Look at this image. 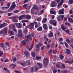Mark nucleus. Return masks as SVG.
<instances>
[{
	"mask_svg": "<svg viewBox=\"0 0 73 73\" xmlns=\"http://www.w3.org/2000/svg\"><path fill=\"white\" fill-rule=\"evenodd\" d=\"M26 17L27 19H30L31 18V16L30 15H26Z\"/></svg>",
	"mask_w": 73,
	"mask_h": 73,
	"instance_id": "29",
	"label": "nucleus"
},
{
	"mask_svg": "<svg viewBox=\"0 0 73 73\" xmlns=\"http://www.w3.org/2000/svg\"><path fill=\"white\" fill-rule=\"evenodd\" d=\"M60 18H61L60 16H58L56 18L58 21H59V22H60V21H62V19H60Z\"/></svg>",
	"mask_w": 73,
	"mask_h": 73,
	"instance_id": "15",
	"label": "nucleus"
},
{
	"mask_svg": "<svg viewBox=\"0 0 73 73\" xmlns=\"http://www.w3.org/2000/svg\"><path fill=\"white\" fill-rule=\"evenodd\" d=\"M28 29H27V27H26V28H25V30L23 31V33L25 34V35L28 33Z\"/></svg>",
	"mask_w": 73,
	"mask_h": 73,
	"instance_id": "14",
	"label": "nucleus"
},
{
	"mask_svg": "<svg viewBox=\"0 0 73 73\" xmlns=\"http://www.w3.org/2000/svg\"><path fill=\"white\" fill-rule=\"evenodd\" d=\"M24 54L26 57H30V53L27 51H25L24 52Z\"/></svg>",
	"mask_w": 73,
	"mask_h": 73,
	"instance_id": "10",
	"label": "nucleus"
},
{
	"mask_svg": "<svg viewBox=\"0 0 73 73\" xmlns=\"http://www.w3.org/2000/svg\"><path fill=\"white\" fill-rule=\"evenodd\" d=\"M44 39H45L46 40V41H49V39L48 38L46 37V36L45 35L44 37Z\"/></svg>",
	"mask_w": 73,
	"mask_h": 73,
	"instance_id": "31",
	"label": "nucleus"
},
{
	"mask_svg": "<svg viewBox=\"0 0 73 73\" xmlns=\"http://www.w3.org/2000/svg\"><path fill=\"white\" fill-rule=\"evenodd\" d=\"M9 60L8 59H7L6 60H5L4 61V62H8V61H9Z\"/></svg>",
	"mask_w": 73,
	"mask_h": 73,
	"instance_id": "62",
	"label": "nucleus"
},
{
	"mask_svg": "<svg viewBox=\"0 0 73 73\" xmlns=\"http://www.w3.org/2000/svg\"><path fill=\"white\" fill-rule=\"evenodd\" d=\"M62 3H61V2H60L58 5V7H61L62 5Z\"/></svg>",
	"mask_w": 73,
	"mask_h": 73,
	"instance_id": "44",
	"label": "nucleus"
},
{
	"mask_svg": "<svg viewBox=\"0 0 73 73\" xmlns=\"http://www.w3.org/2000/svg\"><path fill=\"white\" fill-rule=\"evenodd\" d=\"M37 65H38L40 68H42V64H41L40 63H37Z\"/></svg>",
	"mask_w": 73,
	"mask_h": 73,
	"instance_id": "23",
	"label": "nucleus"
},
{
	"mask_svg": "<svg viewBox=\"0 0 73 73\" xmlns=\"http://www.w3.org/2000/svg\"><path fill=\"white\" fill-rule=\"evenodd\" d=\"M28 22H29L28 20H23L22 21V23H28Z\"/></svg>",
	"mask_w": 73,
	"mask_h": 73,
	"instance_id": "37",
	"label": "nucleus"
},
{
	"mask_svg": "<svg viewBox=\"0 0 73 73\" xmlns=\"http://www.w3.org/2000/svg\"><path fill=\"white\" fill-rule=\"evenodd\" d=\"M46 48L47 49H49L50 48V44H47L46 45Z\"/></svg>",
	"mask_w": 73,
	"mask_h": 73,
	"instance_id": "47",
	"label": "nucleus"
},
{
	"mask_svg": "<svg viewBox=\"0 0 73 73\" xmlns=\"http://www.w3.org/2000/svg\"><path fill=\"white\" fill-rule=\"evenodd\" d=\"M31 72H32V73L34 72V67H33L31 68Z\"/></svg>",
	"mask_w": 73,
	"mask_h": 73,
	"instance_id": "41",
	"label": "nucleus"
},
{
	"mask_svg": "<svg viewBox=\"0 0 73 73\" xmlns=\"http://www.w3.org/2000/svg\"><path fill=\"white\" fill-rule=\"evenodd\" d=\"M73 0H69L68 1V3L69 4H73Z\"/></svg>",
	"mask_w": 73,
	"mask_h": 73,
	"instance_id": "35",
	"label": "nucleus"
},
{
	"mask_svg": "<svg viewBox=\"0 0 73 73\" xmlns=\"http://www.w3.org/2000/svg\"><path fill=\"white\" fill-rule=\"evenodd\" d=\"M13 61L14 62H16V61L17 60V58H12Z\"/></svg>",
	"mask_w": 73,
	"mask_h": 73,
	"instance_id": "42",
	"label": "nucleus"
},
{
	"mask_svg": "<svg viewBox=\"0 0 73 73\" xmlns=\"http://www.w3.org/2000/svg\"><path fill=\"white\" fill-rule=\"evenodd\" d=\"M66 51L65 52V53L67 54H70L71 53L70 50L69 49L66 48Z\"/></svg>",
	"mask_w": 73,
	"mask_h": 73,
	"instance_id": "13",
	"label": "nucleus"
},
{
	"mask_svg": "<svg viewBox=\"0 0 73 73\" xmlns=\"http://www.w3.org/2000/svg\"><path fill=\"white\" fill-rule=\"evenodd\" d=\"M36 20L38 21H41V18L40 17H39L38 18L36 19Z\"/></svg>",
	"mask_w": 73,
	"mask_h": 73,
	"instance_id": "36",
	"label": "nucleus"
},
{
	"mask_svg": "<svg viewBox=\"0 0 73 73\" xmlns=\"http://www.w3.org/2000/svg\"><path fill=\"white\" fill-rule=\"evenodd\" d=\"M16 5L15 2H13L12 5L11 6V7L8 9L9 11H12L13 9H14V8H15L16 7Z\"/></svg>",
	"mask_w": 73,
	"mask_h": 73,
	"instance_id": "3",
	"label": "nucleus"
},
{
	"mask_svg": "<svg viewBox=\"0 0 73 73\" xmlns=\"http://www.w3.org/2000/svg\"><path fill=\"white\" fill-rule=\"evenodd\" d=\"M64 56H63L62 54L60 55L59 56V58L60 60H62V59H63V58H64Z\"/></svg>",
	"mask_w": 73,
	"mask_h": 73,
	"instance_id": "30",
	"label": "nucleus"
},
{
	"mask_svg": "<svg viewBox=\"0 0 73 73\" xmlns=\"http://www.w3.org/2000/svg\"><path fill=\"white\" fill-rule=\"evenodd\" d=\"M64 44L65 45V46L66 48H68L69 46L68 45V44L67 43H66V42H64Z\"/></svg>",
	"mask_w": 73,
	"mask_h": 73,
	"instance_id": "40",
	"label": "nucleus"
},
{
	"mask_svg": "<svg viewBox=\"0 0 73 73\" xmlns=\"http://www.w3.org/2000/svg\"><path fill=\"white\" fill-rule=\"evenodd\" d=\"M29 1L28 0H25L24 1V3H28Z\"/></svg>",
	"mask_w": 73,
	"mask_h": 73,
	"instance_id": "58",
	"label": "nucleus"
},
{
	"mask_svg": "<svg viewBox=\"0 0 73 73\" xmlns=\"http://www.w3.org/2000/svg\"><path fill=\"white\" fill-rule=\"evenodd\" d=\"M35 69L36 71H37L39 69H40V68H39V67H38V66H35Z\"/></svg>",
	"mask_w": 73,
	"mask_h": 73,
	"instance_id": "27",
	"label": "nucleus"
},
{
	"mask_svg": "<svg viewBox=\"0 0 73 73\" xmlns=\"http://www.w3.org/2000/svg\"><path fill=\"white\" fill-rule=\"evenodd\" d=\"M31 54L33 57H35L36 55L35 54V52H32Z\"/></svg>",
	"mask_w": 73,
	"mask_h": 73,
	"instance_id": "28",
	"label": "nucleus"
},
{
	"mask_svg": "<svg viewBox=\"0 0 73 73\" xmlns=\"http://www.w3.org/2000/svg\"><path fill=\"white\" fill-rule=\"evenodd\" d=\"M3 54V52L2 51L0 52V57H1Z\"/></svg>",
	"mask_w": 73,
	"mask_h": 73,
	"instance_id": "54",
	"label": "nucleus"
},
{
	"mask_svg": "<svg viewBox=\"0 0 73 73\" xmlns=\"http://www.w3.org/2000/svg\"><path fill=\"white\" fill-rule=\"evenodd\" d=\"M57 21L55 20H50V23L51 25H53L54 26H57Z\"/></svg>",
	"mask_w": 73,
	"mask_h": 73,
	"instance_id": "4",
	"label": "nucleus"
},
{
	"mask_svg": "<svg viewBox=\"0 0 73 73\" xmlns=\"http://www.w3.org/2000/svg\"><path fill=\"white\" fill-rule=\"evenodd\" d=\"M45 48V46H43L42 47H41V50H44Z\"/></svg>",
	"mask_w": 73,
	"mask_h": 73,
	"instance_id": "51",
	"label": "nucleus"
},
{
	"mask_svg": "<svg viewBox=\"0 0 73 73\" xmlns=\"http://www.w3.org/2000/svg\"><path fill=\"white\" fill-rule=\"evenodd\" d=\"M65 62H66V63H68V64H72V63H73V60L71 61H70L69 60L66 61H65Z\"/></svg>",
	"mask_w": 73,
	"mask_h": 73,
	"instance_id": "19",
	"label": "nucleus"
},
{
	"mask_svg": "<svg viewBox=\"0 0 73 73\" xmlns=\"http://www.w3.org/2000/svg\"><path fill=\"white\" fill-rule=\"evenodd\" d=\"M64 8L59 10L58 12L59 15H64Z\"/></svg>",
	"mask_w": 73,
	"mask_h": 73,
	"instance_id": "9",
	"label": "nucleus"
},
{
	"mask_svg": "<svg viewBox=\"0 0 73 73\" xmlns=\"http://www.w3.org/2000/svg\"><path fill=\"white\" fill-rule=\"evenodd\" d=\"M26 63L27 65H31V62L30 61V60H29L26 61Z\"/></svg>",
	"mask_w": 73,
	"mask_h": 73,
	"instance_id": "24",
	"label": "nucleus"
},
{
	"mask_svg": "<svg viewBox=\"0 0 73 73\" xmlns=\"http://www.w3.org/2000/svg\"><path fill=\"white\" fill-rule=\"evenodd\" d=\"M32 37H35V36H34L33 35V33H31V34L28 35H25V37L26 38L29 39V40H30L31 41H32Z\"/></svg>",
	"mask_w": 73,
	"mask_h": 73,
	"instance_id": "1",
	"label": "nucleus"
},
{
	"mask_svg": "<svg viewBox=\"0 0 73 73\" xmlns=\"http://www.w3.org/2000/svg\"><path fill=\"white\" fill-rule=\"evenodd\" d=\"M68 20L70 23H71L73 24V20L70 18H69Z\"/></svg>",
	"mask_w": 73,
	"mask_h": 73,
	"instance_id": "21",
	"label": "nucleus"
},
{
	"mask_svg": "<svg viewBox=\"0 0 73 73\" xmlns=\"http://www.w3.org/2000/svg\"><path fill=\"white\" fill-rule=\"evenodd\" d=\"M11 66H13V68L14 69V68H15V67H16V65L13 64H11Z\"/></svg>",
	"mask_w": 73,
	"mask_h": 73,
	"instance_id": "49",
	"label": "nucleus"
},
{
	"mask_svg": "<svg viewBox=\"0 0 73 73\" xmlns=\"http://www.w3.org/2000/svg\"><path fill=\"white\" fill-rule=\"evenodd\" d=\"M59 41H63V38H62L59 39Z\"/></svg>",
	"mask_w": 73,
	"mask_h": 73,
	"instance_id": "57",
	"label": "nucleus"
},
{
	"mask_svg": "<svg viewBox=\"0 0 73 73\" xmlns=\"http://www.w3.org/2000/svg\"><path fill=\"white\" fill-rule=\"evenodd\" d=\"M47 21V19L46 18H43V20L42 21V23H46Z\"/></svg>",
	"mask_w": 73,
	"mask_h": 73,
	"instance_id": "22",
	"label": "nucleus"
},
{
	"mask_svg": "<svg viewBox=\"0 0 73 73\" xmlns=\"http://www.w3.org/2000/svg\"><path fill=\"white\" fill-rule=\"evenodd\" d=\"M43 27L44 30H48V26L46 24H43Z\"/></svg>",
	"mask_w": 73,
	"mask_h": 73,
	"instance_id": "12",
	"label": "nucleus"
},
{
	"mask_svg": "<svg viewBox=\"0 0 73 73\" xmlns=\"http://www.w3.org/2000/svg\"><path fill=\"white\" fill-rule=\"evenodd\" d=\"M64 31V32H66V33H67L68 34H69V35H71V34L70 33H69V30H65Z\"/></svg>",
	"mask_w": 73,
	"mask_h": 73,
	"instance_id": "32",
	"label": "nucleus"
},
{
	"mask_svg": "<svg viewBox=\"0 0 73 73\" xmlns=\"http://www.w3.org/2000/svg\"><path fill=\"white\" fill-rule=\"evenodd\" d=\"M61 27L62 28V29L63 31H64V30H65V29H66V27H64V25H62Z\"/></svg>",
	"mask_w": 73,
	"mask_h": 73,
	"instance_id": "25",
	"label": "nucleus"
},
{
	"mask_svg": "<svg viewBox=\"0 0 73 73\" xmlns=\"http://www.w3.org/2000/svg\"><path fill=\"white\" fill-rule=\"evenodd\" d=\"M33 45H31L30 47L28 49V50H29L30 51L32 49V48H33Z\"/></svg>",
	"mask_w": 73,
	"mask_h": 73,
	"instance_id": "33",
	"label": "nucleus"
},
{
	"mask_svg": "<svg viewBox=\"0 0 73 73\" xmlns=\"http://www.w3.org/2000/svg\"><path fill=\"white\" fill-rule=\"evenodd\" d=\"M23 33L22 32V31L21 30L18 31V34L17 35L19 37H23Z\"/></svg>",
	"mask_w": 73,
	"mask_h": 73,
	"instance_id": "5",
	"label": "nucleus"
},
{
	"mask_svg": "<svg viewBox=\"0 0 73 73\" xmlns=\"http://www.w3.org/2000/svg\"><path fill=\"white\" fill-rule=\"evenodd\" d=\"M27 5H28V4H25L24 5H23L22 6V7H25V8H26V7H27Z\"/></svg>",
	"mask_w": 73,
	"mask_h": 73,
	"instance_id": "50",
	"label": "nucleus"
},
{
	"mask_svg": "<svg viewBox=\"0 0 73 73\" xmlns=\"http://www.w3.org/2000/svg\"><path fill=\"white\" fill-rule=\"evenodd\" d=\"M10 33L11 36H12V35H13V31H10Z\"/></svg>",
	"mask_w": 73,
	"mask_h": 73,
	"instance_id": "46",
	"label": "nucleus"
},
{
	"mask_svg": "<svg viewBox=\"0 0 73 73\" xmlns=\"http://www.w3.org/2000/svg\"><path fill=\"white\" fill-rule=\"evenodd\" d=\"M15 25L18 28H21V27H22V25L20 23H15Z\"/></svg>",
	"mask_w": 73,
	"mask_h": 73,
	"instance_id": "8",
	"label": "nucleus"
},
{
	"mask_svg": "<svg viewBox=\"0 0 73 73\" xmlns=\"http://www.w3.org/2000/svg\"><path fill=\"white\" fill-rule=\"evenodd\" d=\"M18 18H19V17H13V20H14L15 19H18Z\"/></svg>",
	"mask_w": 73,
	"mask_h": 73,
	"instance_id": "52",
	"label": "nucleus"
},
{
	"mask_svg": "<svg viewBox=\"0 0 73 73\" xmlns=\"http://www.w3.org/2000/svg\"><path fill=\"white\" fill-rule=\"evenodd\" d=\"M20 11L19 10H17L14 11V13H18V12H19Z\"/></svg>",
	"mask_w": 73,
	"mask_h": 73,
	"instance_id": "48",
	"label": "nucleus"
},
{
	"mask_svg": "<svg viewBox=\"0 0 73 73\" xmlns=\"http://www.w3.org/2000/svg\"><path fill=\"white\" fill-rule=\"evenodd\" d=\"M21 65H22L23 66H25V63H21Z\"/></svg>",
	"mask_w": 73,
	"mask_h": 73,
	"instance_id": "56",
	"label": "nucleus"
},
{
	"mask_svg": "<svg viewBox=\"0 0 73 73\" xmlns=\"http://www.w3.org/2000/svg\"><path fill=\"white\" fill-rule=\"evenodd\" d=\"M49 60L48 58H44L43 60V65L44 67H46V66L48 65Z\"/></svg>",
	"mask_w": 73,
	"mask_h": 73,
	"instance_id": "2",
	"label": "nucleus"
},
{
	"mask_svg": "<svg viewBox=\"0 0 73 73\" xmlns=\"http://www.w3.org/2000/svg\"><path fill=\"white\" fill-rule=\"evenodd\" d=\"M7 23H4L2 24H1L0 25V28H3L7 26Z\"/></svg>",
	"mask_w": 73,
	"mask_h": 73,
	"instance_id": "11",
	"label": "nucleus"
},
{
	"mask_svg": "<svg viewBox=\"0 0 73 73\" xmlns=\"http://www.w3.org/2000/svg\"><path fill=\"white\" fill-rule=\"evenodd\" d=\"M60 16H61L62 18H61V19H62V20H63V19H64V15H61Z\"/></svg>",
	"mask_w": 73,
	"mask_h": 73,
	"instance_id": "59",
	"label": "nucleus"
},
{
	"mask_svg": "<svg viewBox=\"0 0 73 73\" xmlns=\"http://www.w3.org/2000/svg\"><path fill=\"white\" fill-rule=\"evenodd\" d=\"M34 26H35V25H34V23H31L29 25V29L32 30L34 29Z\"/></svg>",
	"mask_w": 73,
	"mask_h": 73,
	"instance_id": "6",
	"label": "nucleus"
},
{
	"mask_svg": "<svg viewBox=\"0 0 73 73\" xmlns=\"http://www.w3.org/2000/svg\"><path fill=\"white\" fill-rule=\"evenodd\" d=\"M41 58L40 56H36V60H40V59H41Z\"/></svg>",
	"mask_w": 73,
	"mask_h": 73,
	"instance_id": "43",
	"label": "nucleus"
},
{
	"mask_svg": "<svg viewBox=\"0 0 73 73\" xmlns=\"http://www.w3.org/2000/svg\"><path fill=\"white\" fill-rule=\"evenodd\" d=\"M37 31L41 32L42 31V27L41 26H40L37 29Z\"/></svg>",
	"mask_w": 73,
	"mask_h": 73,
	"instance_id": "17",
	"label": "nucleus"
},
{
	"mask_svg": "<svg viewBox=\"0 0 73 73\" xmlns=\"http://www.w3.org/2000/svg\"><path fill=\"white\" fill-rule=\"evenodd\" d=\"M38 45H39V46H42L41 43H38Z\"/></svg>",
	"mask_w": 73,
	"mask_h": 73,
	"instance_id": "64",
	"label": "nucleus"
},
{
	"mask_svg": "<svg viewBox=\"0 0 73 73\" xmlns=\"http://www.w3.org/2000/svg\"><path fill=\"white\" fill-rule=\"evenodd\" d=\"M44 10H42L39 13V15H42L44 13Z\"/></svg>",
	"mask_w": 73,
	"mask_h": 73,
	"instance_id": "34",
	"label": "nucleus"
},
{
	"mask_svg": "<svg viewBox=\"0 0 73 73\" xmlns=\"http://www.w3.org/2000/svg\"><path fill=\"white\" fill-rule=\"evenodd\" d=\"M50 14H53L54 15H56V12L54 11H50Z\"/></svg>",
	"mask_w": 73,
	"mask_h": 73,
	"instance_id": "26",
	"label": "nucleus"
},
{
	"mask_svg": "<svg viewBox=\"0 0 73 73\" xmlns=\"http://www.w3.org/2000/svg\"><path fill=\"white\" fill-rule=\"evenodd\" d=\"M50 33H48V36L50 37H52L53 36V33H52L51 31L50 32Z\"/></svg>",
	"mask_w": 73,
	"mask_h": 73,
	"instance_id": "16",
	"label": "nucleus"
},
{
	"mask_svg": "<svg viewBox=\"0 0 73 73\" xmlns=\"http://www.w3.org/2000/svg\"><path fill=\"white\" fill-rule=\"evenodd\" d=\"M66 42H67L68 43V44H70V40L69 39H66Z\"/></svg>",
	"mask_w": 73,
	"mask_h": 73,
	"instance_id": "38",
	"label": "nucleus"
},
{
	"mask_svg": "<svg viewBox=\"0 0 73 73\" xmlns=\"http://www.w3.org/2000/svg\"><path fill=\"white\" fill-rule=\"evenodd\" d=\"M69 13L70 14H72L73 13V12H72V10H70L69 11Z\"/></svg>",
	"mask_w": 73,
	"mask_h": 73,
	"instance_id": "53",
	"label": "nucleus"
},
{
	"mask_svg": "<svg viewBox=\"0 0 73 73\" xmlns=\"http://www.w3.org/2000/svg\"><path fill=\"white\" fill-rule=\"evenodd\" d=\"M25 17V15H21L19 17H18V18H19V20H22V19H23V18H24V17Z\"/></svg>",
	"mask_w": 73,
	"mask_h": 73,
	"instance_id": "18",
	"label": "nucleus"
},
{
	"mask_svg": "<svg viewBox=\"0 0 73 73\" xmlns=\"http://www.w3.org/2000/svg\"><path fill=\"white\" fill-rule=\"evenodd\" d=\"M21 43L23 45L25 46V44H26V42L25 41V40H23V41H21Z\"/></svg>",
	"mask_w": 73,
	"mask_h": 73,
	"instance_id": "20",
	"label": "nucleus"
},
{
	"mask_svg": "<svg viewBox=\"0 0 73 73\" xmlns=\"http://www.w3.org/2000/svg\"><path fill=\"white\" fill-rule=\"evenodd\" d=\"M52 52H53V50H52L51 49L49 51V53H52Z\"/></svg>",
	"mask_w": 73,
	"mask_h": 73,
	"instance_id": "61",
	"label": "nucleus"
},
{
	"mask_svg": "<svg viewBox=\"0 0 73 73\" xmlns=\"http://www.w3.org/2000/svg\"><path fill=\"white\" fill-rule=\"evenodd\" d=\"M50 6L51 7H55L57 6V3L54 1H52V2L51 3Z\"/></svg>",
	"mask_w": 73,
	"mask_h": 73,
	"instance_id": "7",
	"label": "nucleus"
},
{
	"mask_svg": "<svg viewBox=\"0 0 73 73\" xmlns=\"http://www.w3.org/2000/svg\"><path fill=\"white\" fill-rule=\"evenodd\" d=\"M14 72H15V73H21V72L20 71H16V70L14 71Z\"/></svg>",
	"mask_w": 73,
	"mask_h": 73,
	"instance_id": "55",
	"label": "nucleus"
},
{
	"mask_svg": "<svg viewBox=\"0 0 73 73\" xmlns=\"http://www.w3.org/2000/svg\"><path fill=\"white\" fill-rule=\"evenodd\" d=\"M0 46L1 48H4V43H1L0 44Z\"/></svg>",
	"mask_w": 73,
	"mask_h": 73,
	"instance_id": "39",
	"label": "nucleus"
},
{
	"mask_svg": "<svg viewBox=\"0 0 73 73\" xmlns=\"http://www.w3.org/2000/svg\"><path fill=\"white\" fill-rule=\"evenodd\" d=\"M56 67L57 68H60V67H61V66H60V65L57 64H56Z\"/></svg>",
	"mask_w": 73,
	"mask_h": 73,
	"instance_id": "45",
	"label": "nucleus"
},
{
	"mask_svg": "<svg viewBox=\"0 0 73 73\" xmlns=\"http://www.w3.org/2000/svg\"><path fill=\"white\" fill-rule=\"evenodd\" d=\"M11 15H12V13H9L8 14V16H10Z\"/></svg>",
	"mask_w": 73,
	"mask_h": 73,
	"instance_id": "63",
	"label": "nucleus"
},
{
	"mask_svg": "<svg viewBox=\"0 0 73 73\" xmlns=\"http://www.w3.org/2000/svg\"><path fill=\"white\" fill-rule=\"evenodd\" d=\"M48 28L49 29H52V26L49 25Z\"/></svg>",
	"mask_w": 73,
	"mask_h": 73,
	"instance_id": "60",
	"label": "nucleus"
}]
</instances>
